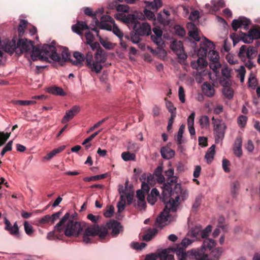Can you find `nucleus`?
<instances>
[{
  "label": "nucleus",
  "instance_id": "nucleus-46",
  "mask_svg": "<svg viewBox=\"0 0 260 260\" xmlns=\"http://www.w3.org/2000/svg\"><path fill=\"white\" fill-rule=\"evenodd\" d=\"M24 229L25 233L28 236H31L32 233L34 232L33 226L27 221H25L24 223Z\"/></svg>",
  "mask_w": 260,
  "mask_h": 260
},
{
  "label": "nucleus",
  "instance_id": "nucleus-61",
  "mask_svg": "<svg viewBox=\"0 0 260 260\" xmlns=\"http://www.w3.org/2000/svg\"><path fill=\"white\" fill-rule=\"evenodd\" d=\"M13 141H10L3 148L1 155L3 156L7 152L11 151L12 150V146Z\"/></svg>",
  "mask_w": 260,
  "mask_h": 260
},
{
  "label": "nucleus",
  "instance_id": "nucleus-30",
  "mask_svg": "<svg viewBox=\"0 0 260 260\" xmlns=\"http://www.w3.org/2000/svg\"><path fill=\"white\" fill-rule=\"evenodd\" d=\"M215 145H212L207 150V151L205 154V158L206 159L207 163H208V164L210 163L212 161V160L214 158V156L215 153Z\"/></svg>",
  "mask_w": 260,
  "mask_h": 260
},
{
  "label": "nucleus",
  "instance_id": "nucleus-50",
  "mask_svg": "<svg viewBox=\"0 0 260 260\" xmlns=\"http://www.w3.org/2000/svg\"><path fill=\"white\" fill-rule=\"evenodd\" d=\"M175 34L181 37H184L185 35V30L179 25H177L175 26L174 27Z\"/></svg>",
  "mask_w": 260,
  "mask_h": 260
},
{
  "label": "nucleus",
  "instance_id": "nucleus-38",
  "mask_svg": "<svg viewBox=\"0 0 260 260\" xmlns=\"http://www.w3.org/2000/svg\"><path fill=\"white\" fill-rule=\"evenodd\" d=\"M185 126L183 124L180 126L179 131L177 133L176 136L175 137V139L177 141V144H182L183 143V140H182L183 134L184 131Z\"/></svg>",
  "mask_w": 260,
  "mask_h": 260
},
{
  "label": "nucleus",
  "instance_id": "nucleus-57",
  "mask_svg": "<svg viewBox=\"0 0 260 260\" xmlns=\"http://www.w3.org/2000/svg\"><path fill=\"white\" fill-rule=\"evenodd\" d=\"M247 117L244 115H240L238 118V123L241 127H244L247 122Z\"/></svg>",
  "mask_w": 260,
  "mask_h": 260
},
{
  "label": "nucleus",
  "instance_id": "nucleus-48",
  "mask_svg": "<svg viewBox=\"0 0 260 260\" xmlns=\"http://www.w3.org/2000/svg\"><path fill=\"white\" fill-rule=\"evenodd\" d=\"M148 6L151 7L152 9L157 10L162 6L161 0H153V2H148Z\"/></svg>",
  "mask_w": 260,
  "mask_h": 260
},
{
  "label": "nucleus",
  "instance_id": "nucleus-26",
  "mask_svg": "<svg viewBox=\"0 0 260 260\" xmlns=\"http://www.w3.org/2000/svg\"><path fill=\"white\" fill-rule=\"evenodd\" d=\"M47 91L49 93L56 95L64 96L66 94L62 88L56 86L48 87L47 89Z\"/></svg>",
  "mask_w": 260,
  "mask_h": 260
},
{
  "label": "nucleus",
  "instance_id": "nucleus-32",
  "mask_svg": "<svg viewBox=\"0 0 260 260\" xmlns=\"http://www.w3.org/2000/svg\"><path fill=\"white\" fill-rule=\"evenodd\" d=\"M32 51L30 54V57L33 61L37 60L38 59L41 60V55H42V48L39 49L32 47Z\"/></svg>",
  "mask_w": 260,
  "mask_h": 260
},
{
  "label": "nucleus",
  "instance_id": "nucleus-34",
  "mask_svg": "<svg viewBox=\"0 0 260 260\" xmlns=\"http://www.w3.org/2000/svg\"><path fill=\"white\" fill-rule=\"evenodd\" d=\"M192 243V240L187 238H184L182 240L180 244L176 245L174 248H181L183 250H186L187 247L191 245Z\"/></svg>",
  "mask_w": 260,
  "mask_h": 260
},
{
  "label": "nucleus",
  "instance_id": "nucleus-55",
  "mask_svg": "<svg viewBox=\"0 0 260 260\" xmlns=\"http://www.w3.org/2000/svg\"><path fill=\"white\" fill-rule=\"evenodd\" d=\"M231 70L226 66H224L221 69V74L226 79H230L231 77Z\"/></svg>",
  "mask_w": 260,
  "mask_h": 260
},
{
  "label": "nucleus",
  "instance_id": "nucleus-12",
  "mask_svg": "<svg viewBox=\"0 0 260 260\" xmlns=\"http://www.w3.org/2000/svg\"><path fill=\"white\" fill-rule=\"evenodd\" d=\"M107 230H111L110 235L113 237H116L118 235L123 232V227L121 224L114 220H111L106 223L105 225Z\"/></svg>",
  "mask_w": 260,
  "mask_h": 260
},
{
  "label": "nucleus",
  "instance_id": "nucleus-41",
  "mask_svg": "<svg viewBox=\"0 0 260 260\" xmlns=\"http://www.w3.org/2000/svg\"><path fill=\"white\" fill-rule=\"evenodd\" d=\"M125 207V197L123 195L120 196V200L117 203L118 213H120L124 209Z\"/></svg>",
  "mask_w": 260,
  "mask_h": 260
},
{
  "label": "nucleus",
  "instance_id": "nucleus-42",
  "mask_svg": "<svg viewBox=\"0 0 260 260\" xmlns=\"http://www.w3.org/2000/svg\"><path fill=\"white\" fill-rule=\"evenodd\" d=\"M141 36L138 31L134 30L131 32L130 40L134 44H138L141 40Z\"/></svg>",
  "mask_w": 260,
  "mask_h": 260
},
{
  "label": "nucleus",
  "instance_id": "nucleus-15",
  "mask_svg": "<svg viewBox=\"0 0 260 260\" xmlns=\"http://www.w3.org/2000/svg\"><path fill=\"white\" fill-rule=\"evenodd\" d=\"M171 48L176 53L178 58L183 60L187 58V55L184 52L181 41H173L171 44Z\"/></svg>",
  "mask_w": 260,
  "mask_h": 260
},
{
  "label": "nucleus",
  "instance_id": "nucleus-47",
  "mask_svg": "<svg viewBox=\"0 0 260 260\" xmlns=\"http://www.w3.org/2000/svg\"><path fill=\"white\" fill-rule=\"evenodd\" d=\"M8 231L11 235L19 237V228L16 222H15Z\"/></svg>",
  "mask_w": 260,
  "mask_h": 260
},
{
  "label": "nucleus",
  "instance_id": "nucleus-27",
  "mask_svg": "<svg viewBox=\"0 0 260 260\" xmlns=\"http://www.w3.org/2000/svg\"><path fill=\"white\" fill-rule=\"evenodd\" d=\"M92 30L95 32L96 36L99 38V41L101 45L106 49L111 50L113 48L112 44L103 39L99 35V31L96 28H92Z\"/></svg>",
  "mask_w": 260,
  "mask_h": 260
},
{
  "label": "nucleus",
  "instance_id": "nucleus-44",
  "mask_svg": "<svg viewBox=\"0 0 260 260\" xmlns=\"http://www.w3.org/2000/svg\"><path fill=\"white\" fill-rule=\"evenodd\" d=\"M239 188V183L238 181H236L233 182L231 186V193L234 197H236L238 194V190Z\"/></svg>",
  "mask_w": 260,
  "mask_h": 260
},
{
  "label": "nucleus",
  "instance_id": "nucleus-31",
  "mask_svg": "<svg viewBox=\"0 0 260 260\" xmlns=\"http://www.w3.org/2000/svg\"><path fill=\"white\" fill-rule=\"evenodd\" d=\"M201 226L198 225L192 228L188 232V235L192 238L198 239L201 237Z\"/></svg>",
  "mask_w": 260,
  "mask_h": 260
},
{
  "label": "nucleus",
  "instance_id": "nucleus-63",
  "mask_svg": "<svg viewBox=\"0 0 260 260\" xmlns=\"http://www.w3.org/2000/svg\"><path fill=\"white\" fill-rule=\"evenodd\" d=\"M151 38L152 41L158 46H160L162 44V37L161 36H155L154 35H151Z\"/></svg>",
  "mask_w": 260,
  "mask_h": 260
},
{
  "label": "nucleus",
  "instance_id": "nucleus-56",
  "mask_svg": "<svg viewBox=\"0 0 260 260\" xmlns=\"http://www.w3.org/2000/svg\"><path fill=\"white\" fill-rule=\"evenodd\" d=\"M157 20L159 22L164 25L169 24L170 20L166 16L164 17L161 13H159L157 16Z\"/></svg>",
  "mask_w": 260,
  "mask_h": 260
},
{
  "label": "nucleus",
  "instance_id": "nucleus-16",
  "mask_svg": "<svg viewBox=\"0 0 260 260\" xmlns=\"http://www.w3.org/2000/svg\"><path fill=\"white\" fill-rule=\"evenodd\" d=\"M17 46L21 53L27 52L32 48L34 42L27 39H19Z\"/></svg>",
  "mask_w": 260,
  "mask_h": 260
},
{
  "label": "nucleus",
  "instance_id": "nucleus-35",
  "mask_svg": "<svg viewBox=\"0 0 260 260\" xmlns=\"http://www.w3.org/2000/svg\"><path fill=\"white\" fill-rule=\"evenodd\" d=\"M116 10L118 12V13L115 14L114 17H115L116 15L118 14H124L126 16L125 13H128L129 11V7L125 5L119 4L116 6Z\"/></svg>",
  "mask_w": 260,
  "mask_h": 260
},
{
  "label": "nucleus",
  "instance_id": "nucleus-6",
  "mask_svg": "<svg viewBox=\"0 0 260 260\" xmlns=\"http://www.w3.org/2000/svg\"><path fill=\"white\" fill-rule=\"evenodd\" d=\"M107 235L108 231L105 225L93 224L85 229L83 235V241L85 244H90L92 242V237L99 236L101 239H104Z\"/></svg>",
  "mask_w": 260,
  "mask_h": 260
},
{
  "label": "nucleus",
  "instance_id": "nucleus-51",
  "mask_svg": "<svg viewBox=\"0 0 260 260\" xmlns=\"http://www.w3.org/2000/svg\"><path fill=\"white\" fill-rule=\"evenodd\" d=\"M85 65L89 69L93 60V55L91 52H88L85 56Z\"/></svg>",
  "mask_w": 260,
  "mask_h": 260
},
{
  "label": "nucleus",
  "instance_id": "nucleus-59",
  "mask_svg": "<svg viewBox=\"0 0 260 260\" xmlns=\"http://www.w3.org/2000/svg\"><path fill=\"white\" fill-rule=\"evenodd\" d=\"M146 203L145 200H137L136 207L139 210H144L146 208Z\"/></svg>",
  "mask_w": 260,
  "mask_h": 260
},
{
  "label": "nucleus",
  "instance_id": "nucleus-45",
  "mask_svg": "<svg viewBox=\"0 0 260 260\" xmlns=\"http://www.w3.org/2000/svg\"><path fill=\"white\" fill-rule=\"evenodd\" d=\"M212 228L211 225H208L204 229L202 230L201 229V237L203 239H207V238L212 231Z\"/></svg>",
  "mask_w": 260,
  "mask_h": 260
},
{
  "label": "nucleus",
  "instance_id": "nucleus-23",
  "mask_svg": "<svg viewBox=\"0 0 260 260\" xmlns=\"http://www.w3.org/2000/svg\"><path fill=\"white\" fill-rule=\"evenodd\" d=\"M202 90L204 94L208 97H213L215 94L214 87L207 82L204 83L202 87Z\"/></svg>",
  "mask_w": 260,
  "mask_h": 260
},
{
  "label": "nucleus",
  "instance_id": "nucleus-37",
  "mask_svg": "<svg viewBox=\"0 0 260 260\" xmlns=\"http://www.w3.org/2000/svg\"><path fill=\"white\" fill-rule=\"evenodd\" d=\"M199 123L202 128H208L210 126L209 119L207 115H203L200 117Z\"/></svg>",
  "mask_w": 260,
  "mask_h": 260
},
{
  "label": "nucleus",
  "instance_id": "nucleus-13",
  "mask_svg": "<svg viewBox=\"0 0 260 260\" xmlns=\"http://www.w3.org/2000/svg\"><path fill=\"white\" fill-rule=\"evenodd\" d=\"M251 24L250 20L244 17L240 16L237 19H234L232 23V26L235 31H237L239 28H243L247 30L249 29Z\"/></svg>",
  "mask_w": 260,
  "mask_h": 260
},
{
  "label": "nucleus",
  "instance_id": "nucleus-28",
  "mask_svg": "<svg viewBox=\"0 0 260 260\" xmlns=\"http://www.w3.org/2000/svg\"><path fill=\"white\" fill-rule=\"evenodd\" d=\"M223 248L221 247H216L210 250V256L212 258L210 260H219L222 252Z\"/></svg>",
  "mask_w": 260,
  "mask_h": 260
},
{
  "label": "nucleus",
  "instance_id": "nucleus-25",
  "mask_svg": "<svg viewBox=\"0 0 260 260\" xmlns=\"http://www.w3.org/2000/svg\"><path fill=\"white\" fill-rule=\"evenodd\" d=\"M160 154L164 159H170L175 155V151L169 147H164L161 148Z\"/></svg>",
  "mask_w": 260,
  "mask_h": 260
},
{
  "label": "nucleus",
  "instance_id": "nucleus-18",
  "mask_svg": "<svg viewBox=\"0 0 260 260\" xmlns=\"http://www.w3.org/2000/svg\"><path fill=\"white\" fill-rule=\"evenodd\" d=\"M80 110V108L78 106H74L71 109L68 110L63 117L61 120L63 123H67L69 120L73 118L75 115L77 114Z\"/></svg>",
  "mask_w": 260,
  "mask_h": 260
},
{
  "label": "nucleus",
  "instance_id": "nucleus-64",
  "mask_svg": "<svg viewBox=\"0 0 260 260\" xmlns=\"http://www.w3.org/2000/svg\"><path fill=\"white\" fill-rule=\"evenodd\" d=\"M114 212V208L113 206H110L108 209H107L104 213V215L105 217L110 218L112 216Z\"/></svg>",
  "mask_w": 260,
  "mask_h": 260
},
{
  "label": "nucleus",
  "instance_id": "nucleus-22",
  "mask_svg": "<svg viewBox=\"0 0 260 260\" xmlns=\"http://www.w3.org/2000/svg\"><path fill=\"white\" fill-rule=\"evenodd\" d=\"M242 138L240 136L237 137L234 144L233 151L234 154L238 157L242 155Z\"/></svg>",
  "mask_w": 260,
  "mask_h": 260
},
{
  "label": "nucleus",
  "instance_id": "nucleus-2",
  "mask_svg": "<svg viewBox=\"0 0 260 260\" xmlns=\"http://www.w3.org/2000/svg\"><path fill=\"white\" fill-rule=\"evenodd\" d=\"M70 214L67 212L55 226V231L61 233L64 231V235L67 237L77 236L85 226V222L74 221L70 219Z\"/></svg>",
  "mask_w": 260,
  "mask_h": 260
},
{
  "label": "nucleus",
  "instance_id": "nucleus-19",
  "mask_svg": "<svg viewBox=\"0 0 260 260\" xmlns=\"http://www.w3.org/2000/svg\"><path fill=\"white\" fill-rule=\"evenodd\" d=\"M88 29L89 27L86 22L83 21H78L76 24L72 26L73 31L79 36L83 35V30Z\"/></svg>",
  "mask_w": 260,
  "mask_h": 260
},
{
  "label": "nucleus",
  "instance_id": "nucleus-9",
  "mask_svg": "<svg viewBox=\"0 0 260 260\" xmlns=\"http://www.w3.org/2000/svg\"><path fill=\"white\" fill-rule=\"evenodd\" d=\"M174 252L176 254L178 260H203L201 258L202 250L192 249L186 251L181 248H174Z\"/></svg>",
  "mask_w": 260,
  "mask_h": 260
},
{
  "label": "nucleus",
  "instance_id": "nucleus-3",
  "mask_svg": "<svg viewBox=\"0 0 260 260\" xmlns=\"http://www.w3.org/2000/svg\"><path fill=\"white\" fill-rule=\"evenodd\" d=\"M55 42L52 41L51 44H44L42 47V55L41 60L47 62H51L49 60L58 62L61 66H63L64 62H67L71 56L70 52L67 48L64 47L61 52V56L57 53L56 47L54 46Z\"/></svg>",
  "mask_w": 260,
  "mask_h": 260
},
{
  "label": "nucleus",
  "instance_id": "nucleus-17",
  "mask_svg": "<svg viewBox=\"0 0 260 260\" xmlns=\"http://www.w3.org/2000/svg\"><path fill=\"white\" fill-rule=\"evenodd\" d=\"M4 44L3 50L10 54H13L18 49L17 42H16L14 39H13L12 40H4Z\"/></svg>",
  "mask_w": 260,
  "mask_h": 260
},
{
  "label": "nucleus",
  "instance_id": "nucleus-8",
  "mask_svg": "<svg viewBox=\"0 0 260 260\" xmlns=\"http://www.w3.org/2000/svg\"><path fill=\"white\" fill-rule=\"evenodd\" d=\"M215 143H221L224 137L226 126L222 119L212 118Z\"/></svg>",
  "mask_w": 260,
  "mask_h": 260
},
{
  "label": "nucleus",
  "instance_id": "nucleus-49",
  "mask_svg": "<svg viewBox=\"0 0 260 260\" xmlns=\"http://www.w3.org/2000/svg\"><path fill=\"white\" fill-rule=\"evenodd\" d=\"M36 103V102L34 100H18L14 102V104L20 106H28L30 105H34Z\"/></svg>",
  "mask_w": 260,
  "mask_h": 260
},
{
  "label": "nucleus",
  "instance_id": "nucleus-60",
  "mask_svg": "<svg viewBox=\"0 0 260 260\" xmlns=\"http://www.w3.org/2000/svg\"><path fill=\"white\" fill-rule=\"evenodd\" d=\"M178 94H179V99L180 102L182 103H185V92L183 87L182 86H180L178 89Z\"/></svg>",
  "mask_w": 260,
  "mask_h": 260
},
{
  "label": "nucleus",
  "instance_id": "nucleus-54",
  "mask_svg": "<svg viewBox=\"0 0 260 260\" xmlns=\"http://www.w3.org/2000/svg\"><path fill=\"white\" fill-rule=\"evenodd\" d=\"M27 21L24 19H21L20 20V23L18 25V30L19 32V35H21V34H23L24 32V28H25L27 24Z\"/></svg>",
  "mask_w": 260,
  "mask_h": 260
},
{
  "label": "nucleus",
  "instance_id": "nucleus-7",
  "mask_svg": "<svg viewBox=\"0 0 260 260\" xmlns=\"http://www.w3.org/2000/svg\"><path fill=\"white\" fill-rule=\"evenodd\" d=\"M96 22L99 24V27L100 28L112 31L120 39L123 38V35L122 32L115 24L113 18L110 16L104 15L101 17L100 22L98 19L96 20Z\"/></svg>",
  "mask_w": 260,
  "mask_h": 260
},
{
  "label": "nucleus",
  "instance_id": "nucleus-36",
  "mask_svg": "<svg viewBox=\"0 0 260 260\" xmlns=\"http://www.w3.org/2000/svg\"><path fill=\"white\" fill-rule=\"evenodd\" d=\"M211 3L212 5V10L213 11H216L218 10L220 8H223L225 6V2L223 0H218L217 2L215 0H212Z\"/></svg>",
  "mask_w": 260,
  "mask_h": 260
},
{
  "label": "nucleus",
  "instance_id": "nucleus-33",
  "mask_svg": "<svg viewBox=\"0 0 260 260\" xmlns=\"http://www.w3.org/2000/svg\"><path fill=\"white\" fill-rule=\"evenodd\" d=\"M157 232L158 230L156 228L150 229L147 233L143 236L142 240L147 242L150 241Z\"/></svg>",
  "mask_w": 260,
  "mask_h": 260
},
{
  "label": "nucleus",
  "instance_id": "nucleus-14",
  "mask_svg": "<svg viewBox=\"0 0 260 260\" xmlns=\"http://www.w3.org/2000/svg\"><path fill=\"white\" fill-rule=\"evenodd\" d=\"M260 38V31L252 28L249 30L247 34L242 33L241 39L245 43L250 44L254 39Z\"/></svg>",
  "mask_w": 260,
  "mask_h": 260
},
{
  "label": "nucleus",
  "instance_id": "nucleus-11",
  "mask_svg": "<svg viewBox=\"0 0 260 260\" xmlns=\"http://www.w3.org/2000/svg\"><path fill=\"white\" fill-rule=\"evenodd\" d=\"M257 54V50L256 47L253 46L247 47L246 45H242L239 50L238 56L242 59L247 57L249 59H252Z\"/></svg>",
  "mask_w": 260,
  "mask_h": 260
},
{
  "label": "nucleus",
  "instance_id": "nucleus-52",
  "mask_svg": "<svg viewBox=\"0 0 260 260\" xmlns=\"http://www.w3.org/2000/svg\"><path fill=\"white\" fill-rule=\"evenodd\" d=\"M221 67V64L219 62V61H210L209 62V67L211 69H212L214 72H218V69Z\"/></svg>",
  "mask_w": 260,
  "mask_h": 260
},
{
  "label": "nucleus",
  "instance_id": "nucleus-53",
  "mask_svg": "<svg viewBox=\"0 0 260 260\" xmlns=\"http://www.w3.org/2000/svg\"><path fill=\"white\" fill-rule=\"evenodd\" d=\"M166 105L168 111L171 113V114H174V115H176V108L174 107L173 104L169 101H166Z\"/></svg>",
  "mask_w": 260,
  "mask_h": 260
},
{
  "label": "nucleus",
  "instance_id": "nucleus-1",
  "mask_svg": "<svg viewBox=\"0 0 260 260\" xmlns=\"http://www.w3.org/2000/svg\"><path fill=\"white\" fill-rule=\"evenodd\" d=\"M162 188L160 199L165 207L155 222V226L160 229L174 220V217L171 213H175L177 211L180 204V197L184 200L188 196L186 190L182 191L181 184L177 183L173 179L164 183Z\"/></svg>",
  "mask_w": 260,
  "mask_h": 260
},
{
  "label": "nucleus",
  "instance_id": "nucleus-40",
  "mask_svg": "<svg viewBox=\"0 0 260 260\" xmlns=\"http://www.w3.org/2000/svg\"><path fill=\"white\" fill-rule=\"evenodd\" d=\"M208 57L210 61H219V54L217 51L214 50V49H209Z\"/></svg>",
  "mask_w": 260,
  "mask_h": 260
},
{
  "label": "nucleus",
  "instance_id": "nucleus-24",
  "mask_svg": "<svg viewBox=\"0 0 260 260\" xmlns=\"http://www.w3.org/2000/svg\"><path fill=\"white\" fill-rule=\"evenodd\" d=\"M174 247L168 248L159 252V258L161 260H174V255L170 254L171 252H174Z\"/></svg>",
  "mask_w": 260,
  "mask_h": 260
},
{
  "label": "nucleus",
  "instance_id": "nucleus-29",
  "mask_svg": "<svg viewBox=\"0 0 260 260\" xmlns=\"http://www.w3.org/2000/svg\"><path fill=\"white\" fill-rule=\"evenodd\" d=\"M64 146H61L56 149H53L44 157V159L46 160H49L51 159L56 154L62 151L64 149Z\"/></svg>",
  "mask_w": 260,
  "mask_h": 260
},
{
  "label": "nucleus",
  "instance_id": "nucleus-58",
  "mask_svg": "<svg viewBox=\"0 0 260 260\" xmlns=\"http://www.w3.org/2000/svg\"><path fill=\"white\" fill-rule=\"evenodd\" d=\"M144 14L146 17L149 20H155V19L154 13L149 10L145 9Z\"/></svg>",
  "mask_w": 260,
  "mask_h": 260
},
{
  "label": "nucleus",
  "instance_id": "nucleus-62",
  "mask_svg": "<svg viewBox=\"0 0 260 260\" xmlns=\"http://www.w3.org/2000/svg\"><path fill=\"white\" fill-rule=\"evenodd\" d=\"M158 258H159V252L152 253L146 255L144 260H156Z\"/></svg>",
  "mask_w": 260,
  "mask_h": 260
},
{
  "label": "nucleus",
  "instance_id": "nucleus-10",
  "mask_svg": "<svg viewBox=\"0 0 260 260\" xmlns=\"http://www.w3.org/2000/svg\"><path fill=\"white\" fill-rule=\"evenodd\" d=\"M107 60V55L102 48H99L94 55V60L92 61L89 69L91 72L96 74L100 73L103 68L102 63Z\"/></svg>",
  "mask_w": 260,
  "mask_h": 260
},
{
  "label": "nucleus",
  "instance_id": "nucleus-4",
  "mask_svg": "<svg viewBox=\"0 0 260 260\" xmlns=\"http://www.w3.org/2000/svg\"><path fill=\"white\" fill-rule=\"evenodd\" d=\"M204 41L201 43L200 48L198 50V58L197 60L191 62V67L197 71V74L201 76L202 73L207 66L206 56L209 49H215L214 43L205 37H203Z\"/></svg>",
  "mask_w": 260,
  "mask_h": 260
},
{
  "label": "nucleus",
  "instance_id": "nucleus-21",
  "mask_svg": "<svg viewBox=\"0 0 260 260\" xmlns=\"http://www.w3.org/2000/svg\"><path fill=\"white\" fill-rule=\"evenodd\" d=\"M187 27L189 29L188 35L196 41H200L201 39L199 36V29L193 22L187 24Z\"/></svg>",
  "mask_w": 260,
  "mask_h": 260
},
{
  "label": "nucleus",
  "instance_id": "nucleus-39",
  "mask_svg": "<svg viewBox=\"0 0 260 260\" xmlns=\"http://www.w3.org/2000/svg\"><path fill=\"white\" fill-rule=\"evenodd\" d=\"M121 158L124 161L135 160L136 155L129 152H123L121 153Z\"/></svg>",
  "mask_w": 260,
  "mask_h": 260
},
{
  "label": "nucleus",
  "instance_id": "nucleus-43",
  "mask_svg": "<svg viewBox=\"0 0 260 260\" xmlns=\"http://www.w3.org/2000/svg\"><path fill=\"white\" fill-rule=\"evenodd\" d=\"M222 93L224 97L229 100L233 99L234 96V91L230 87H224L222 89Z\"/></svg>",
  "mask_w": 260,
  "mask_h": 260
},
{
  "label": "nucleus",
  "instance_id": "nucleus-5",
  "mask_svg": "<svg viewBox=\"0 0 260 260\" xmlns=\"http://www.w3.org/2000/svg\"><path fill=\"white\" fill-rule=\"evenodd\" d=\"M115 18L126 24L129 27H132L134 30L138 31L142 36H149L151 34L150 25L147 22L142 24L139 22L135 15L128 14L127 16L124 14L116 15Z\"/></svg>",
  "mask_w": 260,
  "mask_h": 260
},
{
  "label": "nucleus",
  "instance_id": "nucleus-20",
  "mask_svg": "<svg viewBox=\"0 0 260 260\" xmlns=\"http://www.w3.org/2000/svg\"><path fill=\"white\" fill-rule=\"evenodd\" d=\"M73 56L75 58V60H72L70 59L69 56V59L67 61H70L72 64L77 66L78 67H82L83 66V61L85 60V56L83 54L79 52H75L73 53Z\"/></svg>",
  "mask_w": 260,
  "mask_h": 260
}]
</instances>
